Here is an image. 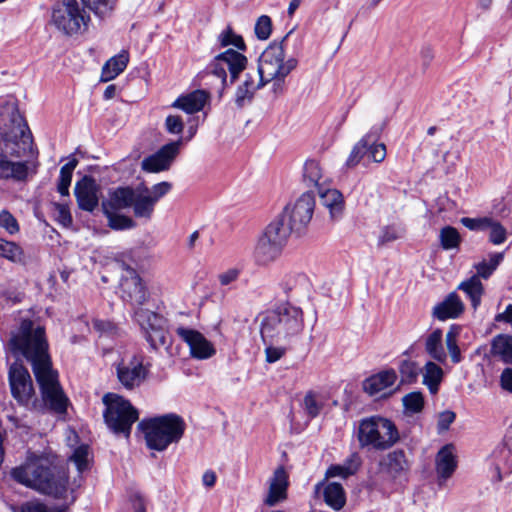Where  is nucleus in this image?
Masks as SVG:
<instances>
[{
  "instance_id": "1",
  "label": "nucleus",
  "mask_w": 512,
  "mask_h": 512,
  "mask_svg": "<svg viewBox=\"0 0 512 512\" xmlns=\"http://www.w3.org/2000/svg\"><path fill=\"white\" fill-rule=\"evenodd\" d=\"M7 349L16 360L23 358L32 366L41 400L35 397L31 408L38 411L48 409L57 414L66 413L69 399L59 383L58 372L52 367L45 329L34 327L29 319L23 320L19 328L11 333Z\"/></svg>"
},
{
  "instance_id": "2",
  "label": "nucleus",
  "mask_w": 512,
  "mask_h": 512,
  "mask_svg": "<svg viewBox=\"0 0 512 512\" xmlns=\"http://www.w3.org/2000/svg\"><path fill=\"white\" fill-rule=\"evenodd\" d=\"M89 454V446L80 445L69 457L78 471L71 483L65 467L58 464L52 453L29 452L25 462L13 468L10 475L16 482L56 499H65L70 492L73 503L76 499L74 492L82 484L81 474L89 469Z\"/></svg>"
},
{
  "instance_id": "3",
  "label": "nucleus",
  "mask_w": 512,
  "mask_h": 512,
  "mask_svg": "<svg viewBox=\"0 0 512 512\" xmlns=\"http://www.w3.org/2000/svg\"><path fill=\"white\" fill-rule=\"evenodd\" d=\"M304 328V315L300 307L290 303L268 311L261 322V336L264 342H290L299 336Z\"/></svg>"
},
{
  "instance_id": "4",
  "label": "nucleus",
  "mask_w": 512,
  "mask_h": 512,
  "mask_svg": "<svg viewBox=\"0 0 512 512\" xmlns=\"http://www.w3.org/2000/svg\"><path fill=\"white\" fill-rule=\"evenodd\" d=\"M0 136L12 157L34 156L33 139L24 118L14 103L0 109Z\"/></svg>"
},
{
  "instance_id": "5",
  "label": "nucleus",
  "mask_w": 512,
  "mask_h": 512,
  "mask_svg": "<svg viewBox=\"0 0 512 512\" xmlns=\"http://www.w3.org/2000/svg\"><path fill=\"white\" fill-rule=\"evenodd\" d=\"M357 440L361 449L385 451L400 440L395 423L382 416H370L359 421Z\"/></svg>"
},
{
  "instance_id": "6",
  "label": "nucleus",
  "mask_w": 512,
  "mask_h": 512,
  "mask_svg": "<svg viewBox=\"0 0 512 512\" xmlns=\"http://www.w3.org/2000/svg\"><path fill=\"white\" fill-rule=\"evenodd\" d=\"M138 427L144 432L147 446L150 449L163 451L170 444L180 441L186 425L182 417L170 413L142 420Z\"/></svg>"
},
{
  "instance_id": "7",
  "label": "nucleus",
  "mask_w": 512,
  "mask_h": 512,
  "mask_svg": "<svg viewBox=\"0 0 512 512\" xmlns=\"http://www.w3.org/2000/svg\"><path fill=\"white\" fill-rule=\"evenodd\" d=\"M293 33L290 30L279 42H272L260 55L257 69L266 83L274 82V90L281 89V83L297 67L294 57L285 59L284 43Z\"/></svg>"
},
{
  "instance_id": "8",
  "label": "nucleus",
  "mask_w": 512,
  "mask_h": 512,
  "mask_svg": "<svg viewBox=\"0 0 512 512\" xmlns=\"http://www.w3.org/2000/svg\"><path fill=\"white\" fill-rule=\"evenodd\" d=\"M290 228L281 219L274 218L259 235L253 249V259L259 266H267L275 262L290 236Z\"/></svg>"
},
{
  "instance_id": "9",
  "label": "nucleus",
  "mask_w": 512,
  "mask_h": 512,
  "mask_svg": "<svg viewBox=\"0 0 512 512\" xmlns=\"http://www.w3.org/2000/svg\"><path fill=\"white\" fill-rule=\"evenodd\" d=\"M102 400L106 406L103 416L109 429L128 438L132 425L139 418L137 409L129 400L115 393L105 394Z\"/></svg>"
},
{
  "instance_id": "10",
  "label": "nucleus",
  "mask_w": 512,
  "mask_h": 512,
  "mask_svg": "<svg viewBox=\"0 0 512 512\" xmlns=\"http://www.w3.org/2000/svg\"><path fill=\"white\" fill-rule=\"evenodd\" d=\"M91 18L77 0H61L52 10L51 21L65 35H75L88 28Z\"/></svg>"
},
{
  "instance_id": "11",
  "label": "nucleus",
  "mask_w": 512,
  "mask_h": 512,
  "mask_svg": "<svg viewBox=\"0 0 512 512\" xmlns=\"http://www.w3.org/2000/svg\"><path fill=\"white\" fill-rule=\"evenodd\" d=\"M315 208V197L312 192L303 193L294 203L287 204L276 217L281 219L292 231H301L310 223Z\"/></svg>"
},
{
  "instance_id": "12",
  "label": "nucleus",
  "mask_w": 512,
  "mask_h": 512,
  "mask_svg": "<svg viewBox=\"0 0 512 512\" xmlns=\"http://www.w3.org/2000/svg\"><path fill=\"white\" fill-rule=\"evenodd\" d=\"M150 364L144 363V356L134 354L116 364V376L126 390L139 388L149 375Z\"/></svg>"
},
{
  "instance_id": "13",
  "label": "nucleus",
  "mask_w": 512,
  "mask_h": 512,
  "mask_svg": "<svg viewBox=\"0 0 512 512\" xmlns=\"http://www.w3.org/2000/svg\"><path fill=\"white\" fill-rule=\"evenodd\" d=\"M247 58L239 51L227 49L214 57L209 65L212 75L220 78L222 85H227V71L230 74V84H233L239 74L246 69Z\"/></svg>"
},
{
  "instance_id": "14",
  "label": "nucleus",
  "mask_w": 512,
  "mask_h": 512,
  "mask_svg": "<svg viewBox=\"0 0 512 512\" xmlns=\"http://www.w3.org/2000/svg\"><path fill=\"white\" fill-rule=\"evenodd\" d=\"M8 377L13 398L22 406L32 407L35 390L27 368L15 362L9 368Z\"/></svg>"
},
{
  "instance_id": "15",
  "label": "nucleus",
  "mask_w": 512,
  "mask_h": 512,
  "mask_svg": "<svg viewBox=\"0 0 512 512\" xmlns=\"http://www.w3.org/2000/svg\"><path fill=\"white\" fill-rule=\"evenodd\" d=\"M182 138L162 146L157 152L144 158L141 169L148 173L167 171L180 152Z\"/></svg>"
},
{
  "instance_id": "16",
  "label": "nucleus",
  "mask_w": 512,
  "mask_h": 512,
  "mask_svg": "<svg viewBox=\"0 0 512 512\" xmlns=\"http://www.w3.org/2000/svg\"><path fill=\"white\" fill-rule=\"evenodd\" d=\"M121 297L131 305L142 306L148 299V293L137 272L130 267L125 268V274L120 282Z\"/></svg>"
},
{
  "instance_id": "17",
  "label": "nucleus",
  "mask_w": 512,
  "mask_h": 512,
  "mask_svg": "<svg viewBox=\"0 0 512 512\" xmlns=\"http://www.w3.org/2000/svg\"><path fill=\"white\" fill-rule=\"evenodd\" d=\"M378 467L381 473L391 479H397L409 472L411 462L403 449H395L380 458Z\"/></svg>"
},
{
  "instance_id": "18",
  "label": "nucleus",
  "mask_w": 512,
  "mask_h": 512,
  "mask_svg": "<svg viewBox=\"0 0 512 512\" xmlns=\"http://www.w3.org/2000/svg\"><path fill=\"white\" fill-rule=\"evenodd\" d=\"M177 334L188 344L193 358L203 360L215 355L216 350L213 344L200 332L180 327L177 329Z\"/></svg>"
},
{
  "instance_id": "19",
  "label": "nucleus",
  "mask_w": 512,
  "mask_h": 512,
  "mask_svg": "<svg viewBox=\"0 0 512 512\" xmlns=\"http://www.w3.org/2000/svg\"><path fill=\"white\" fill-rule=\"evenodd\" d=\"M100 187L91 176H84L76 182L74 193L80 209L88 212L94 211L99 204Z\"/></svg>"
},
{
  "instance_id": "20",
  "label": "nucleus",
  "mask_w": 512,
  "mask_h": 512,
  "mask_svg": "<svg viewBox=\"0 0 512 512\" xmlns=\"http://www.w3.org/2000/svg\"><path fill=\"white\" fill-rule=\"evenodd\" d=\"M289 485L288 474L283 466L278 467L269 482L268 494L264 500L265 504L272 507L287 497Z\"/></svg>"
},
{
  "instance_id": "21",
  "label": "nucleus",
  "mask_w": 512,
  "mask_h": 512,
  "mask_svg": "<svg viewBox=\"0 0 512 512\" xmlns=\"http://www.w3.org/2000/svg\"><path fill=\"white\" fill-rule=\"evenodd\" d=\"M30 173L28 161L8 160L7 154L0 152V179L24 182Z\"/></svg>"
},
{
  "instance_id": "22",
  "label": "nucleus",
  "mask_w": 512,
  "mask_h": 512,
  "mask_svg": "<svg viewBox=\"0 0 512 512\" xmlns=\"http://www.w3.org/2000/svg\"><path fill=\"white\" fill-rule=\"evenodd\" d=\"M321 204L329 210L332 221L339 220L344 212L345 202L342 193L337 189L320 187L317 190Z\"/></svg>"
},
{
  "instance_id": "23",
  "label": "nucleus",
  "mask_w": 512,
  "mask_h": 512,
  "mask_svg": "<svg viewBox=\"0 0 512 512\" xmlns=\"http://www.w3.org/2000/svg\"><path fill=\"white\" fill-rule=\"evenodd\" d=\"M137 189L118 187L109 193V198L102 202V210H123L130 208L135 200Z\"/></svg>"
},
{
  "instance_id": "24",
  "label": "nucleus",
  "mask_w": 512,
  "mask_h": 512,
  "mask_svg": "<svg viewBox=\"0 0 512 512\" xmlns=\"http://www.w3.org/2000/svg\"><path fill=\"white\" fill-rule=\"evenodd\" d=\"M464 311V304L460 297L451 292L448 296L433 308V316L438 320L444 321L459 317Z\"/></svg>"
},
{
  "instance_id": "25",
  "label": "nucleus",
  "mask_w": 512,
  "mask_h": 512,
  "mask_svg": "<svg viewBox=\"0 0 512 512\" xmlns=\"http://www.w3.org/2000/svg\"><path fill=\"white\" fill-rule=\"evenodd\" d=\"M208 98L209 95L204 90H195L186 95L179 96L172 103V107L181 109L187 114H194L204 108Z\"/></svg>"
},
{
  "instance_id": "26",
  "label": "nucleus",
  "mask_w": 512,
  "mask_h": 512,
  "mask_svg": "<svg viewBox=\"0 0 512 512\" xmlns=\"http://www.w3.org/2000/svg\"><path fill=\"white\" fill-rule=\"evenodd\" d=\"M396 380L395 370H384L366 379L363 383V389L369 395L374 396L392 386Z\"/></svg>"
},
{
  "instance_id": "27",
  "label": "nucleus",
  "mask_w": 512,
  "mask_h": 512,
  "mask_svg": "<svg viewBox=\"0 0 512 512\" xmlns=\"http://www.w3.org/2000/svg\"><path fill=\"white\" fill-rule=\"evenodd\" d=\"M134 317L141 327L144 336L156 330L157 326L167 324V320L162 315L142 307H139L134 311Z\"/></svg>"
},
{
  "instance_id": "28",
  "label": "nucleus",
  "mask_w": 512,
  "mask_h": 512,
  "mask_svg": "<svg viewBox=\"0 0 512 512\" xmlns=\"http://www.w3.org/2000/svg\"><path fill=\"white\" fill-rule=\"evenodd\" d=\"M457 462L452 445L443 446L436 455V471L440 478L447 479L455 471Z\"/></svg>"
},
{
  "instance_id": "29",
  "label": "nucleus",
  "mask_w": 512,
  "mask_h": 512,
  "mask_svg": "<svg viewBox=\"0 0 512 512\" xmlns=\"http://www.w3.org/2000/svg\"><path fill=\"white\" fill-rule=\"evenodd\" d=\"M155 203L142 188H137L135 200L132 205L133 214L136 218L149 221L155 210Z\"/></svg>"
},
{
  "instance_id": "30",
  "label": "nucleus",
  "mask_w": 512,
  "mask_h": 512,
  "mask_svg": "<svg viewBox=\"0 0 512 512\" xmlns=\"http://www.w3.org/2000/svg\"><path fill=\"white\" fill-rule=\"evenodd\" d=\"M323 497L325 503L335 511L341 510L346 504V493L342 484L329 482L324 486Z\"/></svg>"
},
{
  "instance_id": "31",
  "label": "nucleus",
  "mask_w": 512,
  "mask_h": 512,
  "mask_svg": "<svg viewBox=\"0 0 512 512\" xmlns=\"http://www.w3.org/2000/svg\"><path fill=\"white\" fill-rule=\"evenodd\" d=\"M129 61V55L126 51H122L116 56L110 58L102 67L101 81L108 82L116 78L124 71Z\"/></svg>"
},
{
  "instance_id": "32",
  "label": "nucleus",
  "mask_w": 512,
  "mask_h": 512,
  "mask_svg": "<svg viewBox=\"0 0 512 512\" xmlns=\"http://www.w3.org/2000/svg\"><path fill=\"white\" fill-rule=\"evenodd\" d=\"M443 333L440 329H435L425 339V351L435 361L444 363L447 359L446 351L443 347Z\"/></svg>"
},
{
  "instance_id": "33",
  "label": "nucleus",
  "mask_w": 512,
  "mask_h": 512,
  "mask_svg": "<svg viewBox=\"0 0 512 512\" xmlns=\"http://www.w3.org/2000/svg\"><path fill=\"white\" fill-rule=\"evenodd\" d=\"M327 177L323 174L322 168L316 160H307L303 168V181L307 186H314L317 190L324 187Z\"/></svg>"
},
{
  "instance_id": "34",
  "label": "nucleus",
  "mask_w": 512,
  "mask_h": 512,
  "mask_svg": "<svg viewBox=\"0 0 512 512\" xmlns=\"http://www.w3.org/2000/svg\"><path fill=\"white\" fill-rule=\"evenodd\" d=\"M423 384L427 386L431 394H436L443 379V369L433 361H428L421 369Z\"/></svg>"
},
{
  "instance_id": "35",
  "label": "nucleus",
  "mask_w": 512,
  "mask_h": 512,
  "mask_svg": "<svg viewBox=\"0 0 512 512\" xmlns=\"http://www.w3.org/2000/svg\"><path fill=\"white\" fill-rule=\"evenodd\" d=\"M491 352L499 356L503 362L512 364V337L497 335L492 341Z\"/></svg>"
},
{
  "instance_id": "36",
  "label": "nucleus",
  "mask_w": 512,
  "mask_h": 512,
  "mask_svg": "<svg viewBox=\"0 0 512 512\" xmlns=\"http://www.w3.org/2000/svg\"><path fill=\"white\" fill-rule=\"evenodd\" d=\"M458 288L469 297L472 307L477 309L481 303V297L484 292L483 285L478 276H472L470 279L462 282Z\"/></svg>"
},
{
  "instance_id": "37",
  "label": "nucleus",
  "mask_w": 512,
  "mask_h": 512,
  "mask_svg": "<svg viewBox=\"0 0 512 512\" xmlns=\"http://www.w3.org/2000/svg\"><path fill=\"white\" fill-rule=\"evenodd\" d=\"M81 5L91 11L96 17L105 19L113 13L117 0H80Z\"/></svg>"
},
{
  "instance_id": "38",
  "label": "nucleus",
  "mask_w": 512,
  "mask_h": 512,
  "mask_svg": "<svg viewBox=\"0 0 512 512\" xmlns=\"http://www.w3.org/2000/svg\"><path fill=\"white\" fill-rule=\"evenodd\" d=\"M144 338L153 350H159L160 348L168 349L171 345V336L167 324L157 326L156 330L148 333Z\"/></svg>"
},
{
  "instance_id": "39",
  "label": "nucleus",
  "mask_w": 512,
  "mask_h": 512,
  "mask_svg": "<svg viewBox=\"0 0 512 512\" xmlns=\"http://www.w3.org/2000/svg\"><path fill=\"white\" fill-rule=\"evenodd\" d=\"M0 257L20 263L24 259V252L17 243L0 238Z\"/></svg>"
},
{
  "instance_id": "40",
  "label": "nucleus",
  "mask_w": 512,
  "mask_h": 512,
  "mask_svg": "<svg viewBox=\"0 0 512 512\" xmlns=\"http://www.w3.org/2000/svg\"><path fill=\"white\" fill-rule=\"evenodd\" d=\"M116 210H103L108 219V226L113 230H128L136 227L135 221L125 215L116 213Z\"/></svg>"
},
{
  "instance_id": "41",
  "label": "nucleus",
  "mask_w": 512,
  "mask_h": 512,
  "mask_svg": "<svg viewBox=\"0 0 512 512\" xmlns=\"http://www.w3.org/2000/svg\"><path fill=\"white\" fill-rule=\"evenodd\" d=\"M324 403L321 399V396L314 392V391H308L304 398L302 407L305 411V414L310 418H316L321 410L323 409Z\"/></svg>"
},
{
  "instance_id": "42",
  "label": "nucleus",
  "mask_w": 512,
  "mask_h": 512,
  "mask_svg": "<svg viewBox=\"0 0 512 512\" xmlns=\"http://www.w3.org/2000/svg\"><path fill=\"white\" fill-rule=\"evenodd\" d=\"M398 369L401 376V383H415L421 373L419 365L415 361L408 359L402 360L399 363Z\"/></svg>"
},
{
  "instance_id": "43",
  "label": "nucleus",
  "mask_w": 512,
  "mask_h": 512,
  "mask_svg": "<svg viewBox=\"0 0 512 512\" xmlns=\"http://www.w3.org/2000/svg\"><path fill=\"white\" fill-rule=\"evenodd\" d=\"M78 161L76 159H72L65 165H63L60 169L59 182H58V192L62 196L69 195V187L71 185L72 173L75 167L77 166Z\"/></svg>"
},
{
  "instance_id": "44",
  "label": "nucleus",
  "mask_w": 512,
  "mask_h": 512,
  "mask_svg": "<svg viewBox=\"0 0 512 512\" xmlns=\"http://www.w3.org/2000/svg\"><path fill=\"white\" fill-rule=\"evenodd\" d=\"M371 142V134L363 136L353 147L347 161V167L356 166L368 152V145Z\"/></svg>"
},
{
  "instance_id": "45",
  "label": "nucleus",
  "mask_w": 512,
  "mask_h": 512,
  "mask_svg": "<svg viewBox=\"0 0 512 512\" xmlns=\"http://www.w3.org/2000/svg\"><path fill=\"white\" fill-rule=\"evenodd\" d=\"M439 240L444 250L456 249L461 243L459 232L452 226H445L440 230Z\"/></svg>"
},
{
  "instance_id": "46",
  "label": "nucleus",
  "mask_w": 512,
  "mask_h": 512,
  "mask_svg": "<svg viewBox=\"0 0 512 512\" xmlns=\"http://www.w3.org/2000/svg\"><path fill=\"white\" fill-rule=\"evenodd\" d=\"M459 335V328L455 325L451 326L446 333L445 342L447 350L450 354L451 361L455 364L461 362L462 356L460 348L457 344V337Z\"/></svg>"
},
{
  "instance_id": "47",
  "label": "nucleus",
  "mask_w": 512,
  "mask_h": 512,
  "mask_svg": "<svg viewBox=\"0 0 512 512\" xmlns=\"http://www.w3.org/2000/svg\"><path fill=\"white\" fill-rule=\"evenodd\" d=\"M13 510L14 512H67L68 506L48 507L40 501H28Z\"/></svg>"
},
{
  "instance_id": "48",
  "label": "nucleus",
  "mask_w": 512,
  "mask_h": 512,
  "mask_svg": "<svg viewBox=\"0 0 512 512\" xmlns=\"http://www.w3.org/2000/svg\"><path fill=\"white\" fill-rule=\"evenodd\" d=\"M218 42L221 47L234 46L239 50H245L246 45L240 35L234 33L231 27L224 29L218 36Z\"/></svg>"
},
{
  "instance_id": "49",
  "label": "nucleus",
  "mask_w": 512,
  "mask_h": 512,
  "mask_svg": "<svg viewBox=\"0 0 512 512\" xmlns=\"http://www.w3.org/2000/svg\"><path fill=\"white\" fill-rule=\"evenodd\" d=\"M402 403L407 412L419 413L424 407L423 394L420 391L410 392L402 398Z\"/></svg>"
},
{
  "instance_id": "50",
  "label": "nucleus",
  "mask_w": 512,
  "mask_h": 512,
  "mask_svg": "<svg viewBox=\"0 0 512 512\" xmlns=\"http://www.w3.org/2000/svg\"><path fill=\"white\" fill-rule=\"evenodd\" d=\"M503 259L502 253H495L491 256L490 260L487 262L483 260L482 262L475 265V268L477 270V274L475 276L487 279L493 271L497 268L501 260Z\"/></svg>"
},
{
  "instance_id": "51",
  "label": "nucleus",
  "mask_w": 512,
  "mask_h": 512,
  "mask_svg": "<svg viewBox=\"0 0 512 512\" xmlns=\"http://www.w3.org/2000/svg\"><path fill=\"white\" fill-rule=\"evenodd\" d=\"M489 241L494 245H500L505 242L507 237L506 229L501 225L500 222L490 218L489 224L487 225Z\"/></svg>"
},
{
  "instance_id": "52",
  "label": "nucleus",
  "mask_w": 512,
  "mask_h": 512,
  "mask_svg": "<svg viewBox=\"0 0 512 512\" xmlns=\"http://www.w3.org/2000/svg\"><path fill=\"white\" fill-rule=\"evenodd\" d=\"M386 146L383 143H376V136L371 134V142L368 145L367 155L375 163H381L386 158Z\"/></svg>"
},
{
  "instance_id": "53",
  "label": "nucleus",
  "mask_w": 512,
  "mask_h": 512,
  "mask_svg": "<svg viewBox=\"0 0 512 512\" xmlns=\"http://www.w3.org/2000/svg\"><path fill=\"white\" fill-rule=\"evenodd\" d=\"M255 35L259 40H267L272 32V21L268 15H261L254 27Z\"/></svg>"
},
{
  "instance_id": "54",
  "label": "nucleus",
  "mask_w": 512,
  "mask_h": 512,
  "mask_svg": "<svg viewBox=\"0 0 512 512\" xmlns=\"http://www.w3.org/2000/svg\"><path fill=\"white\" fill-rule=\"evenodd\" d=\"M145 193H147L151 200L156 204L162 197L170 192L172 184L167 181H163L153 185L151 188L146 186L142 187Z\"/></svg>"
},
{
  "instance_id": "55",
  "label": "nucleus",
  "mask_w": 512,
  "mask_h": 512,
  "mask_svg": "<svg viewBox=\"0 0 512 512\" xmlns=\"http://www.w3.org/2000/svg\"><path fill=\"white\" fill-rule=\"evenodd\" d=\"M266 84V81L260 76L259 70L254 69L245 74V78L241 85L256 92Z\"/></svg>"
},
{
  "instance_id": "56",
  "label": "nucleus",
  "mask_w": 512,
  "mask_h": 512,
  "mask_svg": "<svg viewBox=\"0 0 512 512\" xmlns=\"http://www.w3.org/2000/svg\"><path fill=\"white\" fill-rule=\"evenodd\" d=\"M0 227L5 229L10 235L19 232V224L16 218L7 210L0 212Z\"/></svg>"
},
{
  "instance_id": "57",
  "label": "nucleus",
  "mask_w": 512,
  "mask_h": 512,
  "mask_svg": "<svg viewBox=\"0 0 512 512\" xmlns=\"http://www.w3.org/2000/svg\"><path fill=\"white\" fill-rule=\"evenodd\" d=\"M404 232V229L399 226H386L385 228H383L381 235L379 236V242L381 244H386L395 241L397 239H400L404 235Z\"/></svg>"
},
{
  "instance_id": "58",
  "label": "nucleus",
  "mask_w": 512,
  "mask_h": 512,
  "mask_svg": "<svg viewBox=\"0 0 512 512\" xmlns=\"http://www.w3.org/2000/svg\"><path fill=\"white\" fill-rule=\"evenodd\" d=\"M254 94L255 91L240 84L235 92V104L239 108L244 107L247 103L252 101Z\"/></svg>"
},
{
  "instance_id": "59",
  "label": "nucleus",
  "mask_w": 512,
  "mask_h": 512,
  "mask_svg": "<svg viewBox=\"0 0 512 512\" xmlns=\"http://www.w3.org/2000/svg\"><path fill=\"white\" fill-rule=\"evenodd\" d=\"M489 220H490V218H488V217H483V218L463 217V218H461L460 222L462 223L463 226H465L469 230L484 231L487 229Z\"/></svg>"
},
{
  "instance_id": "60",
  "label": "nucleus",
  "mask_w": 512,
  "mask_h": 512,
  "mask_svg": "<svg viewBox=\"0 0 512 512\" xmlns=\"http://www.w3.org/2000/svg\"><path fill=\"white\" fill-rule=\"evenodd\" d=\"M165 128L170 134H181L184 129L182 118L178 115H169L165 120Z\"/></svg>"
},
{
  "instance_id": "61",
  "label": "nucleus",
  "mask_w": 512,
  "mask_h": 512,
  "mask_svg": "<svg viewBox=\"0 0 512 512\" xmlns=\"http://www.w3.org/2000/svg\"><path fill=\"white\" fill-rule=\"evenodd\" d=\"M55 211L56 219L60 224H62L64 227H69L72 225L73 220L68 206L65 204L57 203L55 204Z\"/></svg>"
},
{
  "instance_id": "62",
  "label": "nucleus",
  "mask_w": 512,
  "mask_h": 512,
  "mask_svg": "<svg viewBox=\"0 0 512 512\" xmlns=\"http://www.w3.org/2000/svg\"><path fill=\"white\" fill-rule=\"evenodd\" d=\"M362 464L360 455L357 452L351 453L342 463L346 472L350 475H354Z\"/></svg>"
},
{
  "instance_id": "63",
  "label": "nucleus",
  "mask_w": 512,
  "mask_h": 512,
  "mask_svg": "<svg viewBox=\"0 0 512 512\" xmlns=\"http://www.w3.org/2000/svg\"><path fill=\"white\" fill-rule=\"evenodd\" d=\"M456 414L453 411L446 410L439 414L437 429L439 433L447 431L449 426L454 422Z\"/></svg>"
},
{
  "instance_id": "64",
  "label": "nucleus",
  "mask_w": 512,
  "mask_h": 512,
  "mask_svg": "<svg viewBox=\"0 0 512 512\" xmlns=\"http://www.w3.org/2000/svg\"><path fill=\"white\" fill-rule=\"evenodd\" d=\"M265 343L269 344L265 349L267 362L274 363L284 356V354L286 352V349L284 347H276V346H274L275 343H269V342H265Z\"/></svg>"
}]
</instances>
